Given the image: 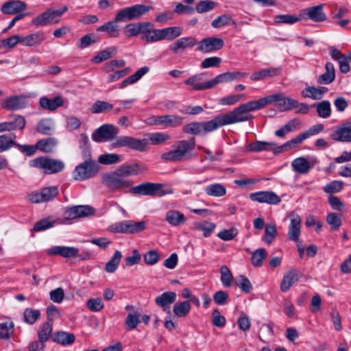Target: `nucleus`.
<instances>
[{
  "label": "nucleus",
  "mask_w": 351,
  "mask_h": 351,
  "mask_svg": "<svg viewBox=\"0 0 351 351\" xmlns=\"http://www.w3.org/2000/svg\"><path fill=\"white\" fill-rule=\"evenodd\" d=\"M119 133V129L114 125L104 124L93 132L92 134V139L97 143L113 140L110 145L112 149L125 147L138 152H145L147 150V138L139 139L129 136H117Z\"/></svg>",
  "instance_id": "f257e3e1"
},
{
  "label": "nucleus",
  "mask_w": 351,
  "mask_h": 351,
  "mask_svg": "<svg viewBox=\"0 0 351 351\" xmlns=\"http://www.w3.org/2000/svg\"><path fill=\"white\" fill-rule=\"evenodd\" d=\"M269 104H270V100L268 95L258 100H252L243 104L232 111L225 113L224 115L228 125L244 122L252 118V115L248 112L263 109Z\"/></svg>",
  "instance_id": "f03ea898"
},
{
  "label": "nucleus",
  "mask_w": 351,
  "mask_h": 351,
  "mask_svg": "<svg viewBox=\"0 0 351 351\" xmlns=\"http://www.w3.org/2000/svg\"><path fill=\"white\" fill-rule=\"evenodd\" d=\"M195 147V138L181 140L177 142L173 149L163 153L160 158L165 162H178L190 158L191 153Z\"/></svg>",
  "instance_id": "7ed1b4c3"
},
{
  "label": "nucleus",
  "mask_w": 351,
  "mask_h": 351,
  "mask_svg": "<svg viewBox=\"0 0 351 351\" xmlns=\"http://www.w3.org/2000/svg\"><path fill=\"white\" fill-rule=\"evenodd\" d=\"M227 125L228 124L225 115L222 114L215 117L210 121L193 122L186 124L183 127L182 130L186 134L202 135Z\"/></svg>",
  "instance_id": "20e7f679"
},
{
  "label": "nucleus",
  "mask_w": 351,
  "mask_h": 351,
  "mask_svg": "<svg viewBox=\"0 0 351 351\" xmlns=\"http://www.w3.org/2000/svg\"><path fill=\"white\" fill-rule=\"evenodd\" d=\"M134 194L152 197H162L172 194L173 189L170 184L153 182H143L130 189Z\"/></svg>",
  "instance_id": "39448f33"
},
{
  "label": "nucleus",
  "mask_w": 351,
  "mask_h": 351,
  "mask_svg": "<svg viewBox=\"0 0 351 351\" xmlns=\"http://www.w3.org/2000/svg\"><path fill=\"white\" fill-rule=\"evenodd\" d=\"M152 9V7L143 4H135L124 8L116 14L115 21L124 22L139 19Z\"/></svg>",
  "instance_id": "423d86ee"
},
{
  "label": "nucleus",
  "mask_w": 351,
  "mask_h": 351,
  "mask_svg": "<svg viewBox=\"0 0 351 351\" xmlns=\"http://www.w3.org/2000/svg\"><path fill=\"white\" fill-rule=\"evenodd\" d=\"M125 65V62L123 60H112L104 64L102 71L108 74V83L116 82L130 72L131 69L129 67L116 71V69L124 67Z\"/></svg>",
  "instance_id": "0eeeda50"
},
{
  "label": "nucleus",
  "mask_w": 351,
  "mask_h": 351,
  "mask_svg": "<svg viewBox=\"0 0 351 351\" xmlns=\"http://www.w3.org/2000/svg\"><path fill=\"white\" fill-rule=\"evenodd\" d=\"M68 10L66 5L60 9H47L45 12L32 19V23L36 27L47 26L57 24L60 22V16Z\"/></svg>",
  "instance_id": "6e6552de"
},
{
  "label": "nucleus",
  "mask_w": 351,
  "mask_h": 351,
  "mask_svg": "<svg viewBox=\"0 0 351 351\" xmlns=\"http://www.w3.org/2000/svg\"><path fill=\"white\" fill-rule=\"evenodd\" d=\"M32 167L43 169L47 174H55L62 171L64 168L62 160L50 157H39L30 161Z\"/></svg>",
  "instance_id": "1a4fd4ad"
},
{
  "label": "nucleus",
  "mask_w": 351,
  "mask_h": 351,
  "mask_svg": "<svg viewBox=\"0 0 351 351\" xmlns=\"http://www.w3.org/2000/svg\"><path fill=\"white\" fill-rule=\"evenodd\" d=\"M146 222L124 220L110 225L109 230L114 233L136 234L145 230Z\"/></svg>",
  "instance_id": "9d476101"
},
{
  "label": "nucleus",
  "mask_w": 351,
  "mask_h": 351,
  "mask_svg": "<svg viewBox=\"0 0 351 351\" xmlns=\"http://www.w3.org/2000/svg\"><path fill=\"white\" fill-rule=\"evenodd\" d=\"M148 173L149 172L147 166L138 162L122 165L114 172V176H136Z\"/></svg>",
  "instance_id": "9b49d317"
},
{
  "label": "nucleus",
  "mask_w": 351,
  "mask_h": 351,
  "mask_svg": "<svg viewBox=\"0 0 351 351\" xmlns=\"http://www.w3.org/2000/svg\"><path fill=\"white\" fill-rule=\"evenodd\" d=\"M95 209L89 206L79 205L72 206L66 210L64 213V219L65 220H73L77 218L86 217L93 215Z\"/></svg>",
  "instance_id": "f8f14e48"
},
{
  "label": "nucleus",
  "mask_w": 351,
  "mask_h": 351,
  "mask_svg": "<svg viewBox=\"0 0 351 351\" xmlns=\"http://www.w3.org/2000/svg\"><path fill=\"white\" fill-rule=\"evenodd\" d=\"M270 104L276 103V106L279 111H289L294 108V104L296 100L292 98L287 97L282 93H278L269 95Z\"/></svg>",
  "instance_id": "ddd939ff"
},
{
  "label": "nucleus",
  "mask_w": 351,
  "mask_h": 351,
  "mask_svg": "<svg viewBox=\"0 0 351 351\" xmlns=\"http://www.w3.org/2000/svg\"><path fill=\"white\" fill-rule=\"evenodd\" d=\"M250 199L258 203L276 205L280 202V197L273 191H262L250 194Z\"/></svg>",
  "instance_id": "4468645a"
},
{
  "label": "nucleus",
  "mask_w": 351,
  "mask_h": 351,
  "mask_svg": "<svg viewBox=\"0 0 351 351\" xmlns=\"http://www.w3.org/2000/svg\"><path fill=\"white\" fill-rule=\"evenodd\" d=\"M99 169L100 165L98 164V162L88 158L77 165L74 173L77 176H93L97 174Z\"/></svg>",
  "instance_id": "2eb2a0df"
},
{
  "label": "nucleus",
  "mask_w": 351,
  "mask_h": 351,
  "mask_svg": "<svg viewBox=\"0 0 351 351\" xmlns=\"http://www.w3.org/2000/svg\"><path fill=\"white\" fill-rule=\"evenodd\" d=\"M223 45L224 42L221 38L207 37L199 41L197 49L204 53H210L221 49Z\"/></svg>",
  "instance_id": "dca6fc26"
},
{
  "label": "nucleus",
  "mask_w": 351,
  "mask_h": 351,
  "mask_svg": "<svg viewBox=\"0 0 351 351\" xmlns=\"http://www.w3.org/2000/svg\"><path fill=\"white\" fill-rule=\"evenodd\" d=\"M287 217L290 219V224L288 230L289 239L292 241L298 242L301 232L302 219L299 215L294 212L291 213Z\"/></svg>",
  "instance_id": "f3484780"
},
{
  "label": "nucleus",
  "mask_w": 351,
  "mask_h": 351,
  "mask_svg": "<svg viewBox=\"0 0 351 351\" xmlns=\"http://www.w3.org/2000/svg\"><path fill=\"white\" fill-rule=\"evenodd\" d=\"M27 106V97L22 95L8 97L1 102V106L10 110H21Z\"/></svg>",
  "instance_id": "a211bd4d"
},
{
  "label": "nucleus",
  "mask_w": 351,
  "mask_h": 351,
  "mask_svg": "<svg viewBox=\"0 0 351 351\" xmlns=\"http://www.w3.org/2000/svg\"><path fill=\"white\" fill-rule=\"evenodd\" d=\"M332 139L339 142H351V125L346 122L339 125L335 131L330 134Z\"/></svg>",
  "instance_id": "6ab92c4d"
},
{
  "label": "nucleus",
  "mask_w": 351,
  "mask_h": 351,
  "mask_svg": "<svg viewBox=\"0 0 351 351\" xmlns=\"http://www.w3.org/2000/svg\"><path fill=\"white\" fill-rule=\"evenodd\" d=\"M324 5L307 8L302 10V15L314 22H322L326 19V14L323 11Z\"/></svg>",
  "instance_id": "aec40b11"
},
{
  "label": "nucleus",
  "mask_w": 351,
  "mask_h": 351,
  "mask_svg": "<svg viewBox=\"0 0 351 351\" xmlns=\"http://www.w3.org/2000/svg\"><path fill=\"white\" fill-rule=\"evenodd\" d=\"M204 73L195 74L184 81V84L191 86V90H204L212 88L210 81L206 82H202Z\"/></svg>",
  "instance_id": "412c9836"
},
{
  "label": "nucleus",
  "mask_w": 351,
  "mask_h": 351,
  "mask_svg": "<svg viewBox=\"0 0 351 351\" xmlns=\"http://www.w3.org/2000/svg\"><path fill=\"white\" fill-rule=\"evenodd\" d=\"M177 295L173 291H166L155 299L156 304L163 311L170 313V305L176 300Z\"/></svg>",
  "instance_id": "4be33fe9"
},
{
  "label": "nucleus",
  "mask_w": 351,
  "mask_h": 351,
  "mask_svg": "<svg viewBox=\"0 0 351 351\" xmlns=\"http://www.w3.org/2000/svg\"><path fill=\"white\" fill-rule=\"evenodd\" d=\"M47 253L50 256L59 255L64 258H71L78 254L79 250L75 247L55 246L47 250Z\"/></svg>",
  "instance_id": "5701e85b"
},
{
  "label": "nucleus",
  "mask_w": 351,
  "mask_h": 351,
  "mask_svg": "<svg viewBox=\"0 0 351 351\" xmlns=\"http://www.w3.org/2000/svg\"><path fill=\"white\" fill-rule=\"evenodd\" d=\"M101 182L112 190L122 189L130 186L123 177H102Z\"/></svg>",
  "instance_id": "b1692460"
},
{
  "label": "nucleus",
  "mask_w": 351,
  "mask_h": 351,
  "mask_svg": "<svg viewBox=\"0 0 351 351\" xmlns=\"http://www.w3.org/2000/svg\"><path fill=\"white\" fill-rule=\"evenodd\" d=\"M300 277L299 271L297 269H291L287 271L282 278L280 283V290L282 292H287L290 287L297 281Z\"/></svg>",
  "instance_id": "393cba45"
},
{
  "label": "nucleus",
  "mask_w": 351,
  "mask_h": 351,
  "mask_svg": "<svg viewBox=\"0 0 351 351\" xmlns=\"http://www.w3.org/2000/svg\"><path fill=\"white\" fill-rule=\"evenodd\" d=\"M316 160H309L304 157H300L293 160L291 166L293 169L298 173L305 174L311 169Z\"/></svg>",
  "instance_id": "a878e982"
},
{
  "label": "nucleus",
  "mask_w": 351,
  "mask_h": 351,
  "mask_svg": "<svg viewBox=\"0 0 351 351\" xmlns=\"http://www.w3.org/2000/svg\"><path fill=\"white\" fill-rule=\"evenodd\" d=\"M197 43V40L192 36L182 37L178 39L170 45V49L175 53H179L188 47H192Z\"/></svg>",
  "instance_id": "bb28decb"
},
{
  "label": "nucleus",
  "mask_w": 351,
  "mask_h": 351,
  "mask_svg": "<svg viewBox=\"0 0 351 351\" xmlns=\"http://www.w3.org/2000/svg\"><path fill=\"white\" fill-rule=\"evenodd\" d=\"M27 8L25 3L19 0H10L1 6V12L4 14H14Z\"/></svg>",
  "instance_id": "cd10ccee"
},
{
  "label": "nucleus",
  "mask_w": 351,
  "mask_h": 351,
  "mask_svg": "<svg viewBox=\"0 0 351 351\" xmlns=\"http://www.w3.org/2000/svg\"><path fill=\"white\" fill-rule=\"evenodd\" d=\"M25 126V117L21 115H14L12 120L1 123V132L23 130Z\"/></svg>",
  "instance_id": "c85d7f7f"
},
{
  "label": "nucleus",
  "mask_w": 351,
  "mask_h": 351,
  "mask_svg": "<svg viewBox=\"0 0 351 351\" xmlns=\"http://www.w3.org/2000/svg\"><path fill=\"white\" fill-rule=\"evenodd\" d=\"M152 27V23L149 22L130 23L125 26L124 34L128 38L136 36L141 32L144 33L145 29Z\"/></svg>",
  "instance_id": "c756f323"
},
{
  "label": "nucleus",
  "mask_w": 351,
  "mask_h": 351,
  "mask_svg": "<svg viewBox=\"0 0 351 351\" xmlns=\"http://www.w3.org/2000/svg\"><path fill=\"white\" fill-rule=\"evenodd\" d=\"M328 90V88L325 86H308L302 91V95L305 98L308 97L315 100H319L322 99Z\"/></svg>",
  "instance_id": "7c9ffc66"
},
{
  "label": "nucleus",
  "mask_w": 351,
  "mask_h": 351,
  "mask_svg": "<svg viewBox=\"0 0 351 351\" xmlns=\"http://www.w3.org/2000/svg\"><path fill=\"white\" fill-rule=\"evenodd\" d=\"M324 67L325 73L320 75L317 80V82L319 84H329L335 79V70L333 64L328 62Z\"/></svg>",
  "instance_id": "2f4dec72"
},
{
  "label": "nucleus",
  "mask_w": 351,
  "mask_h": 351,
  "mask_svg": "<svg viewBox=\"0 0 351 351\" xmlns=\"http://www.w3.org/2000/svg\"><path fill=\"white\" fill-rule=\"evenodd\" d=\"M306 138H308L307 136H306L305 133L303 132L297 136L295 138H292L291 140L276 148L274 150V154H276L293 149L300 145Z\"/></svg>",
  "instance_id": "473e14b6"
},
{
  "label": "nucleus",
  "mask_w": 351,
  "mask_h": 351,
  "mask_svg": "<svg viewBox=\"0 0 351 351\" xmlns=\"http://www.w3.org/2000/svg\"><path fill=\"white\" fill-rule=\"evenodd\" d=\"M277 144L274 142H266V141H255L249 144L247 147L250 152H259L262 151H269L271 150L274 153V150L277 148Z\"/></svg>",
  "instance_id": "72a5a7b5"
},
{
  "label": "nucleus",
  "mask_w": 351,
  "mask_h": 351,
  "mask_svg": "<svg viewBox=\"0 0 351 351\" xmlns=\"http://www.w3.org/2000/svg\"><path fill=\"white\" fill-rule=\"evenodd\" d=\"M39 104L43 108L49 111H54L63 105V100L60 96H57L53 99L43 97L40 99Z\"/></svg>",
  "instance_id": "f704fd0d"
},
{
  "label": "nucleus",
  "mask_w": 351,
  "mask_h": 351,
  "mask_svg": "<svg viewBox=\"0 0 351 351\" xmlns=\"http://www.w3.org/2000/svg\"><path fill=\"white\" fill-rule=\"evenodd\" d=\"M184 118L176 114H166L160 116V125L164 127L177 128L183 123Z\"/></svg>",
  "instance_id": "c9c22d12"
},
{
  "label": "nucleus",
  "mask_w": 351,
  "mask_h": 351,
  "mask_svg": "<svg viewBox=\"0 0 351 351\" xmlns=\"http://www.w3.org/2000/svg\"><path fill=\"white\" fill-rule=\"evenodd\" d=\"M54 125L55 123L53 119H43L37 123L36 130L41 134L50 135L54 131Z\"/></svg>",
  "instance_id": "e433bc0d"
},
{
  "label": "nucleus",
  "mask_w": 351,
  "mask_h": 351,
  "mask_svg": "<svg viewBox=\"0 0 351 351\" xmlns=\"http://www.w3.org/2000/svg\"><path fill=\"white\" fill-rule=\"evenodd\" d=\"M165 220L171 226H178L186 222V217L180 212L171 210L167 212Z\"/></svg>",
  "instance_id": "4c0bfd02"
},
{
  "label": "nucleus",
  "mask_w": 351,
  "mask_h": 351,
  "mask_svg": "<svg viewBox=\"0 0 351 351\" xmlns=\"http://www.w3.org/2000/svg\"><path fill=\"white\" fill-rule=\"evenodd\" d=\"M44 38L43 34L41 32H36L26 36H21V44L29 47L38 45L44 40Z\"/></svg>",
  "instance_id": "58836bf2"
},
{
  "label": "nucleus",
  "mask_w": 351,
  "mask_h": 351,
  "mask_svg": "<svg viewBox=\"0 0 351 351\" xmlns=\"http://www.w3.org/2000/svg\"><path fill=\"white\" fill-rule=\"evenodd\" d=\"M53 341L63 346L71 345L75 340V335L64 331L55 332L52 337Z\"/></svg>",
  "instance_id": "ea45409f"
},
{
  "label": "nucleus",
  "mask_w": 351,
  "mask_h": 351,
  "mask_svg": "<svg viewBox=\"0 0 351 351\" xmlns=\"http://www.w3.org/2000/svg\"><path fill=\"white\" fill-rule=\"evenodd\" d=\"M58 143V140L53 137L41 139L37 142L38 149L45 153L53 152Z\"/></svg>",
  "instance_id": "a19ab883"
},
{
  "label": "nucleus",
  "mask_w": 351,
  "mask_h": 351,
  "mask_svg": "<svg viewBox=\"0 0 351 351\" xmlns=\"http://www.w3.org/2000/svg\"><path fill=\"white\" fill-rule=\"evenodd\" d=\"M117 48L116 47H110L99 51L92 59V62L96 64L100 63L104 60H108L116 56Z\"/></svg>",
  "instance_id": "79ce46f5"
},
{
  "label": "nucleus",
  "mask_w": 351,
  "mask_h": 351,
  "mask_svg": "<svg viewBox=\"0 0 351 351\" xmlns=\"http://www.w3.org/2000/svg\"><path fill=\"white\" fill-rule=\"evenodd\" d=\"M281 72L280 68H267L253 73L250 79L253 81H258L264 79L266 77H273L278 75Z\"/></svg>",
  "instance_id": "37998d69"
},
{
  "label": "nucleus",
  "mask_w": 351,
  "mask_h": 351,
  "mask_svg": "<svg viewBox=\"0 0 351 351\" xmlns=\"http://www.w3.org/2000/svg\"><path fill=\"white\" fill-rule=\"evenodd\" d=\"M53 331V324L49 322L43 323L38 330V337L41 341L47 342Z\"/></svg>",
  "instance_id": "c03bdc74"
},
{
  "label": "nucleus",
  "mask_w": 351,
  "mask_h": 351,
  "mask_svg": "<svg viewBox=\"0 0 351 351\" xmlns=\"http://www.w3.org/2000/svg\"><path fill=\"white\" fill-rule=\"evenodd\" d=\"M118 22L115 21L114 18L113 21L107 22L97 27V31L107 32L110 37H117L119 35V26L117 23Z\"/></svg>",
  "instance_id": "a18cd8bd"
},
{
  "label": "nucleus",
  "mask_w": 351,
  "mask_h": 351,
  "mask_svg": "<svg viewBox=\"0 0 351 351\" xmlns=\"http://www.w3.org/2000/svg\"><path fill=\"white\" fill-rule=\"evenodd\" d=\"M191 308V306L189 301H183L174 304L173 312L178 317H184L189 314Z\"/></svg>",
  "instance_id": "49530a36"
},
{
  "label": "nucleus",
  "mask_w": 351,
  "mask_h": 351,
  "mask_svg": "<svg viewBox=\"0 0 351 351\" xmlns=\"http://www.w3.org/2000/svg\"><path fill=\"white\" fill-rule=\"evenodd\" d=\"M142 39L149 43H155L163 40L162 29L144 30Z\"/></svg>",
  "instance_id": "de8ad7c7"
},
{
  "label": "nucleus",
  "mask_w": 351,
  "mask_h": 351,
  "mask_svg": "<svg viewBox=\"0 0 351 351\" xmlns=\"http://www.w3.org/2000/svg\"><path fill=\"white\" fill-rule=\"evenodd\" d=\"M14 324L9 318L1 320V339H10L14 332Z\"/></svg>",
  "instance_id": "09e8293b"
},
{
  "label": "nucleus",
  "mask_w": 351,
  "mask_h": 351,
  "mask_svg": "<svg viewBox=\"0 0 351 351\" xmlns=\"http://www.w3.org/2000/svg\"><path fill=\"white\" fill-rule=\"evenodd\" d=\"M41 316L38 309L27 308L23 311L24 322L28 324H34Z\"/></svg>",
  "instance_id": "8fccbe9b"
},
{
  "label": "nucleus",
  "mask_w": 351,
  "mask_h": 351,
  "mask_svg": "<svg viewBox=\"0 0 351 351\" xmlns=\"http://www.w3.org/2000/svg\"><path fill=\"white\" fill-rule=\"evenodd\" d=\"M121 257L122 254L121 252L119 250L115 251L112 257L107 262L106 265V271L107 273H114L119 265Z\"/></svg>",
  "instance_id": "3c124183"
},
{
  "label": "nucleus",
  "mask_w": 351,
  "mask_h": 351,
  "mask_svg": "<svg viewBox=\"0 0 351 351\" xmlns=\"http://www.w3.org/2000/svg\"><path fill=\"white\" fill-rule=\"evenodd\" d=\"M163 40H172L182 34V29L178 26L162 29Z\"/></svg>",
  "instance_id": "603ef678"
},
{
  "label": "nucleus",
  "mask_w": 351,
  "mask_h": 351,
  "mask_svg": "<svg viewBox=\"0 0 351 351\" xmlns=\"http://www.w3.org/2000/svg\"><path fill=\"white\" fill-rule=\"evenodd\" d=\"M113 105L105 101L99 100L95 101L92 107L91 112L95 114L105 113L110 111Z\"/></svg>",
  "instance_id": "864d4df0"
},
{
  "label": "nucleus",
  "mask_w": 351,
  "mask_h": 351,
  "mask_svg": "<svg viewBox=\"0 0 351 351\" xmlns=\"http://www.w3.org/2000/svg\"><path fill=\"white\" fill-rule=\"evenodd\" d=\"M16 145L14 133L1 134V152L8 150L13 146L16 147Z\"/></svg>",
  "instance_id": "5fc2aeb1"
},
{
  "label": "nucleus",
  "mask_w": 351,
  "mask_h": 351,
  "mask_svg": "<svg viewBox=\"0 0 351 351\" xmlns=\"http://www.w3.org/2000/svg\"><path fill=\"white\" fill-rule=\"evenodd\" d=\"M317 112L319 117L326 119L328 118L331 114V107L330 103L328 100H324L317 105Z\"/></svg>",
  "instance_id": "6e6d98bb"
},
{
  "label": "nucleus",
  "mask_w": 351,
  "mask_h": 351,
  "mask_svg": "<svg viewBox=\"0 0 351 351\" xmlns=\"http://www.w3.org/2000/svg\"><path fill=\"white\" fill-rule=\"evenodd\" d=\"M149 139L152 145H159L164 143L171 138L170 135L164 132H154L148 134Z\"/></svg>",
  "instance_id": "4d7b16f0"
},
{
  "label": "nucleus",
  "mask_w": 351,
  "mask_h": 351,
  "mask_svg": "<svg viewBox=\"0 0 351 351\" xmlns=\"http://www.w3.org/2000/svg\"><path fill=\"white\" fill-rule=\"evenodd\" d=\"M277 236V229L275 224L267 223L265 227L264 241L267 244H271Z\"/></svg>",
  "instance_id": "13d9d810"
},
{
  "label": "nucleus",
  "mask_w": 351,
  "mask_h": 351,
  "mask_svg": "<svg viewBox=\"0 0 351 351\" xmlns=\"http://www.w3.org/2000/svg\"><path fill=\"white\" fill-rule=\"evenodd\" d=\"M206 192L208 195L214 197H221L223 196L226 190V188L220 184H214L208 186L206 188Z\"/></svg>",
  "instance_id": "bf43d9fd"
},
{
  "label": "nucleus",
  "mask_w": 351,
  "mask_h": 351,
  "mask_svg": "<svg viewBox=\"0 0 351 351\" xmlns=\"http://www.w3.org/2000/svg\"><path fill=\"white\" fill-rule=\"evenodd\" d=\"M141 313L138 310L134 311V312H130L125 319V324L130 329H134L137 327L140 323Z\"/></svg>",
  "instance_id": "052dcab7"
},
{
  "label": "nucleus",
  "mask_w": 351,
  "mask_h": 351,
  "mask_svg": "<svg viewBox=\"0 0 351 351\" xmlns=\"http://www.w3.org/2000/svg\"><path fill=\"white\" fill-rule=\"evenodd\" d=\"M57 221L52 220L51 218H46L37 221L33 228V230L36 232H41L53 227Z\"/></svg>",
  "instance_id": "680f3d73"
},
{
  "label": "nucleus",
  "mask_w": 351,
  "mask_h": 351,
  "mask_svg": "<svg viewBox=\"0 0 351 351\" xmlns=\"http://www.w3.org/2000/svg\"><path fill=\"white\" fill-rule=\"evenodd\" d=\"M221 281L224 287H230L233 281L232 274L229 268L223 265L220 268Z\"/></svg>",
  "instance_id": "e2e57ef3"
},
{
  "label": "nucleus",
  "mask_w": 351,
  "mask_h": 351,
  "mask_svg": "<svg viewBox=\"0 0 351 351\" xmlns=\"http://www.w3.org/2000/svg\"><path fill=\"white\" fill-rule=\"evenodd\" d=\"M332 230H337L341 226V215L336 213H329L326 219Z\"/></svg>",
  "instance_id": "0e129e2a"
},
{
  "label": "nucleus",
  "mask_w": 351,
  "mask_h": 351,
  "mask_svg": "<svg viewBox=\"0 0 351 351\" xmlns=\"http://www.w3.org/2000/svg\"><path fill=\"white\" fill-rule=\"evenodd\" d=\"M276 23L293 24L300 20V17L292 14H279L274 18Z\"/></svg>",
  "instance_id": "69168bd1"
},
{
  "label": "nucleus",
  "mask_w": 351,
  "mask_h": 351,
  "mask_svg": "<svg viewBox=\"0 0 351 351\" xmlns=\"http://www.w3.org/2000/svg\"><path fill=\"white\" fill-rule=\"evenodd\" d=\"M120 161V157L117 154H104L98 157V164L112 165Z\"/></svg>",
  "instance_id": "338daca9"
},
{
  "label": "nucleus",
  "mask_w": 351,
  "mask_h": 351,
  "mask_svg": "<svg viewBox=\"0 0 351 351\" xmlns=\"http://www.w3.org/2000/svg\"><path fill=\"white\" fill-rule=\"evenodd\" d=\"M217 3L210 0L200 1L195 6V10L198 13H204L213 10Z\"/></svg>",
  "instance_id": "774afa93"
}]
</instances>
